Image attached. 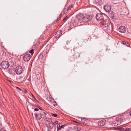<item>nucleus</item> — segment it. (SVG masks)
<instances>
[{
	"mask_svg": "<svg viewBox=\"0 0 131 131\" xmlns=\"http://www.w3.org/2000/svg\"><path fill=\"white\" fill-rule=\"evenodd\" d=\"M9 66L8 62L6 61H3L1 63L0 68L1 69L5 70L8 68Z\"/></svg>",
	"mask_w": 131,
	"mask_h": 131,
	"instance_id": "obj_1",
	"label": "nucleus"
},
{
	"mask_svg": "<svg viewBox=\"0 0 131 131\" xmlns=\"http://www.w3.org/2000/svg\"><path fill=\"white\" fill-rule=\"evenodd\" d=\"M23 71V68L20 66H17L16 68L15 71L17 74H20Z\"/></svg>",
	"mask_w": 131,
	"mask_h": 131,
	"instance_id": "obj_2",
	"label": "nucleus"
},
{
	"mask_svg": "<svg viewBox=\"0 0 131 131\" xmlns=\"http://www.w3.org/2000/svg\"><path fill=\"white\" fill-rule=\"evenodd\" d=\"M91 20V17L89 15H87L84 16L82 21L85 23L88 22L90 21Z\"/></svg>",
	"mask_w": 131,
	"mask_h": 131,
	"instance_id": "obj_3",
	"label": "nucleus"
},
{
	"mask_svg": "<svg viewBox=\"0 0 131 131\" xmlns=\"http://www.w3.org/2000/svg\"><path fill=\"white\" fill-rule=\"evenodd\" d=\"M96 18L97 21H101L103 19V17L101 14H97L96 16Z\"/></svg>",
	"mask_w": 131,
	"mask_h": 131,
	"instance_id": "obj_4",
	"label": "nucleus"
},
{
	"mask_svg": "<svg viewBox=\"0 0 131 131\" xmlns=\"http://www.w3.org/2000/svg\"><path fill=\"white\" fill-rule=\"evenodd\" d=\"M106 121L104 119L100 120L98 121V124L100 126H103L106 124Z\"/></svg>",
	"mask_w": 131,
	"mask_h": 131,
	"instance_id": "obj_5",
	"label": "nucleus"
},
{
	"mask_svg": "<svg viewBox=\"0 0 131 131\" xmlns=\"http://www.w3.org/2000/svg\"><path fill=\"white\" fill-rule=\"evenodd\" d=\"M112 119L111 120L109 123V124L112 126H117L118 125V124H117V119H116L115 121L113 122L112 121Z\"/></svg>",
	"mask_w": 131,
	"mask_h": 131,
	"instance_id": "obj_6",
	"label": "nucleus"
},
{
	"mask_svg": "<svg viewBox=\"0 0 131 131\" xmlns=\"http://www.w3.org/2000/svg\"><path fill=\"white\" fill-rule=\"evenodd\" d=\"M42 112H40L36 114L35 115L36 119L38 120H39L42 117Z\"/></svg>",
	"mask_w": 131,
	"mask_h": 131,
	"instance_id": "obj_7",
	"label": "nucleus"
},
{
	"mask_svg": "<svg viewBox=\"0 0 131 131\" xmlns=\"http://www.w3.org/2000/svg\"><path fill=\"white\" fill-rule=\"evenodd\" d=\"M30 58V54H29L25 55L23 57V59L25 61H28Z\"/></svg>",
	"mask_w": 131,
	"mask_h": 131,
	"instance_id": "obj_8",
	"label": "nucleus"
},
{
	"mask_svg": "<svg viewBox=\"0 0 131 131\" xmlns=\"http://www.w3.org/2000/svg\"><path fill=\"white\" fill-rule=\"evenodd\" d=\"M104 8L106 12H109L111 10V6L110 5H106L104 6Z\"/></svg>",
	"mask_w": 131,
	"mask_h": 131,
	"instance_id": "obj_9",
	"label": "nucleus"
},
{
	"mask_svg": "<svg viewBox=\"0 0 131 131\" xmlns=\"http://www.w3.org/2000/svg\"><path fill=\"white\" fill-rule=\"evenodd\" d=\"M62 34V32L60 30H58L55 35V37L56 38L59 37Z\"/></svg>",
	"mask_w": 131,
	"mask_h": 131,
	"instance_id": "obj_10",
	"label": "nucleus"
},
{
	"mask_svg": "<svg viewBox=\"0 0 131 131\" xmlns=\"http://www.w3.org/2000/svg\"><path fill=\"white\" fill-rule=\"evenodd\" d=\"M103 24V25L105 27H107L110 25L109 21L108 20H105L104 21Z\"/></svg>",
	"mask_w": 131,
	"mask_h": 131,
	"instance_id": "obj_11",
	"label": "nucleus"
},
{
	"mask_svg": "<svg viewBox=\"0 0 131 131\" xmlns=\"http://www.w3.org/2000/svg\"><path fill=\"white\" fill-rule=\"evenodd\" d=\"M84 16L82 14H79L77 16V18L80 22L82 21L83 18Z\"/></svg>",
	"mask_w": 131,
	"mask_h": 131,
	"instance_id": "obj_12",
	"label": "nucleus"
},
{
	"mask_svg": "<svg viewBox=\"0 0 131 131\" xmlns=\"http://www.w3.org/2000/svg\"><path fill=\"white\" fill-rule=\"evenodd\" d=\"M123 45L127 47H130V44L128 42L123 41Z\"/></svg>",
	"mask_w": 131,
	"mask_h": 131,
	"instance_id": "obj_13",
	"label": "nucleus"
},
{
	"mask_svg": "<svg viewBox=\"0 0 131 131\" xmlns=\"http://www.w3.org/2000/svg\"><path fill=\"white\" fill-rule=\"evenodd\" d=\"M63 126V125L60 126V125L58 124L57 126V131H58L61 129Z\"/></svg>",
	"mask_w": 131,
	"mask_h": 131,
	"instance_id": "obj_14",
	"label": "nucleus"
},
{
	"mask_svg": "<svg viewBox=\"0 0 131 131\" xmlns=\"http://www.w3.org/2000/svg\"><path fill=\"white\" fill-rule=\"evenodd\" d=\"M81 121L83 123H86L88 120L85 118H82Z\"/></svg>",
	"mask_w": 131,
	"mask_h": 131,
	"instance_id": "obj_15",
	"label": "nucleus"
},
{
	"mask_svg": "<svg viewBox=\"0 0 131 131\" xmlns=\"http://www.w3.org/2000/svg\"><path fill=\"white\" fill-rule=\"evenodd\" d=\"M128 118H127V119L126 118L125 119L124 118V122L123 123V125L126 124L129 122V121H128Z\"/></svg>",
	"mask_w": 131,
	"mask_h": 131,
	"instance_id": "obj_16",
	"label": "nucleus"
},
{
	"mask_svg": "<svg viewBox=\"0 0 131 131\" xmlns=\"http://www.w3.org/2000/svg\"><path fill=\"white\" fill-rule=\"evenodd\" d=\"M123 131H131V129L129 128H126V126H123Z\"/></svg>",
	"mask_w": 131,
	"mask_h": 131,
	"instance_id": "obj_17",
	"label": "nucleus"
},
{
	"mask_svg": "<svg viewBox=\"0 0 131 131\" xmlns=\"http://www.w3.org/2000/svg\"><path fill=\"white\" fill-rule=\"evenodd\" d=\"M117 124H118V125H121V123L122 122V119L121 118H119L117 119Z\"/></svg>",
	"mask_w": 131,
	"mask_h": 131,
	"instance_id": "obj_18",
	"label": "nucleus"
},
{
	"mask_svg": "<svg viewBox=\"0 0 131 131\" xmlns=\"http://www.w3.org/2000/svg\"><path fill=\"white\" fill-rule=\"evenodd\" d=\"M51 120L50 119L49 120H46V123L47 125H50L51 123Z\"/></svg>",
	"mask_w": 131,
	"mask_h": 131,
	"instance_id": "obj_19",
	"label": "nucleus"
},
{
	"mask_svg": "<svg viewBox=\"0 0 131 131\" xmlns=\"http://www.w3.org/2000/svg\"><path fill=\"white\" fill-rule=\"evenodd\" d=\"M123 26H121L119 28V30L120 32L121 33L123 32Z\"/></svg>",
	"mask_w": 131,
	"mask_h": 131,
	"instance_id": "obj_20",
	"label": "nucleus"
},
{
	"mask_svg": "<svg viewBox=\"0 0 131 131\" xmlns=\"http://www.w3.org/2000/svg\"><path fill=\"white\" fill-rule=\"evenodd\" d=\"M52 103L54 106H55L57 105L56 103L54 100H53L52 102Z\"/></svg>",
	"mask_w": 131,
	"mask_h": 131,
	"instance_id": "obj_21",
	"label": "nucleus"
},
{
	"mask_svg": "<svg viewBox=\"0 0 131 131\" xmlns=\"http://www.w3.org/2000/svg\"><path fill=\"white\" fill-rule=\"evenodd\" d=\"M62 15V14H61L59 16V17L57 18V21H58L60 20L61 19V16Z\"/></svg>",
	"mask_w": 131,
	"mask_h": 131,
	"instance_id": "obj_22",
	"label": "nucleus"
},
{
	"mask_svg": "<svg viewBox=\"0 0 131 131\" xmlns=\"http://www.w3.org/2000/svg\"><path fill=\"white\" fill-rule=\"evenodd\" d=\"M118 129L119 130V131H123V127H118Z\"/></svg>",
	"mask_w": 131,
	"mask_h": 131,
	"instance_id": "obj_23",
	"label": "nucleus"
},
{
	"mask_svg": "<svg viewBox=\"0 0 131 131\" xmlns=\"http://www.w3.org/2000/svg\"><path fill=\"white\" fill-rule=\"evenodd\" d=\"M72 7V6L70 5H69L67 8V10L71 9Z\"/></svg>",
	"mask_w": 131,
	"mask_h": 131,
	"instance_id": "obj_24",
	"label": "nucleus"
},
{
	"mask_svg": "<svg viewBox=\"0 0 131 131\" xmlns=\"http://www.w3.org/2000/svg\"><path fill=\"white\" fill-rule=\"evenodd\" d=\"M126 28L124 26H123V33L126 32Z\"/></svg>",
	"mask_w": 131,
	"mask_h": 131,
	"instance_id": "obj_25",
	"label": "nucleus"
},
{
	"mask_svg": "<svg viewBox=\"0 0 131 131\" xmlns=\"http://www.w3.org/2000/svg\"><path fill=\"white\" fill-rule=\"evenodd\" d=\"M52 115L53 116L56 117H57V115L56 114L52 113Z\"/></svg>",
	"mask_w": 131,
	"mask_h": 131,
	"instance_id": "obj_26",
	"label": "nucleus"
},
{
	"mask_svg": "<svg viewBox=\"0 0 131 131\" xmlns=\"http://www.w3.org/2000/svg\"><path fill=\"white\" fill-rule=\"evenodd\" d=\"M33 51V50L32 49L30 51V52H29L31 53V55H32L34 53Z\"/></svg>",
	"mask_w": 131,
	"mask_h": 131,
	"instance_id": "obj_27",
	"label": "nucleus"
},
{
	"mask_svg": "<svg viewBox=\"0 0 131 131\" xmlns=\"http://www.w3.org/2000/svg\"><path fill=\"white\" fill-rule=\"evenodd\" d=\"M52 126H50V125L49 126V128L50 129H52L53 128V124L52 123L51 124Z\"/></svg>",
	"mask_w": 131,
	"mask_h": 131,
	"instance_id": "obj_28",
	"label": "nucleus"
},
{
	"mask_svg": "<svg viewBox=\"0 0 131 131\" xmlns=\"http://www.w3.org/2000/svg\"><path fill=\"white\" fill-rule=\"evenodd\" d=\"M68 17L67 16H66L65 18H64L63 19V21H65L66 19Z\"/></svg>",
	"mask_w": 131,
	"mask_h": 131,
	"instance_id": "obj_29",
	"label": "nucleus"
},
{
	"mask_svg": "<svg viewBox=\"0 0 131 131\" xmlns=\"http://www.w3.org/2000/svg\"><path fill=\"white\" fill-rule=\"evenodd\" d=\"M58 122L57 121H55L53 123V124L54 125H56L58 124Z\"/></svg>",
	"mask_w": 131,
	"mask_h": 131,
	"instance_id": "obj_30",
	"label": "nucleus"
},
{
	"mask_svg": "<svg viewBox=\"0 0 131 131\" xmlns=\"http://www.w3.org/2000/svg\"><path fill=\"white\" fill-rule=\"evenodd\" d=\"M41 112H42V113H44V114H46V113H47V112H46V111H40Z\"/></svg>",
	"mask_w": 131,
	"mask_h": 131,
	"instance_id": "obj_31",
	"label": "nucleus"
},
{
	"mask_svg": "<svg viewBox=\"0 0 131 131\" xmlns=\"http://www.w3.org/2000/svg\"><path fill=\"white\" fill-rule=\"evenodd\" d=\"M34 110L35 111H38L39 110V109L38 108H35V109H34Z\"/></svg>",
	"mask_w": 131,
	"mask_h": 131,
	"instance_id": "obj_32",
	"label": "nucleus"
},
{
	"mask_svg": "<svg viewBox=\"0 0 131 131\" xmlns=\"http://www.w3.org/2000/svg\"><path fill=\"white\" fill-rule=\"evenodd\" d=\"M16 89L17 90H19V91H21V89H20L19 87H16Z\"/></svg>",
	"mask_w": 131,
	"mask_h": 131,
	"instance_id": "obj_33",
	"label": "nucleus"
},
{
	"mask_svg": "<svg viewBox=\"0 0 131 131\" xmlns=\"http://www.w3.org/2000/svg\"><path fill=\"white\" fill-rule=\"evenodd\" d=\"M0 131H6L5 130H3V129H2V130H0Z\"/></svg>",
	"mask_w": 131,
	"mask_h": 131,
	"instance_id": "obj_34",
	"label": "nucleus"
},
{
	"mask_svg": "<svg viewBox=\"0 0 131 131\" xmlns=\"http://www.w3.org/2000/svg\"><path fill=\"white\" fill-rule=\"evenodd\" d=\"M130 115L131 116V111L130 112Z\"/></svg>",
	"mask_w": 131,
	"mask_h": 131,
	"instance_id": "obj_35",
	"label": "nucleus"
},
{
	"mask_svg": "<svg viewBox=\"0 0 131 131\" xmlns=\"http://www.w3.org/2000/svg\"><path fill=\"white\" fill-rule=\"evenodd\" d=\"M39 109L40 110H42L41 109V108H39Z\"/></svg>",
	"mask_w": 131,
	"mask_h": 131,
	"instance_id": "obj_36",
	"label": "nucleus"
},
{
	"mask_svg": "<svg viewBox=\"0 0 131 131\" xmlns=\"http://www.w3.org/2000/svg\"><path fill=\"white\" fill-rule=\"evenodd\" d=\"M34 98L37 101V100H36V99L35 98V97H34Z\"/></svg>",
	"mask_w": 131,
	"mask_h": 131,
	"instance_id": "obj_37",
	"label": "nucleus"
},
{
	"mask_svg": "<svg viewBox=\"0 0 131 131\" xmlns=\"http://www.w3.org/2000/svg\"><path fill=\"white\" fill-rule=\"evenodd\" d=\"M122 43H123V41H122Z\"/></svg>",
	"mask_w": 131,
	"mask_h": 131,
	"instance_id": "obj_38",
	"label": "nucleus"
},
{
	"mask_svg": "<svg viewBox=\"0 0 131 131\" xmlns=\"http://www.w3.org/2000/svg\"><path fill=\"white\" fill-rule=\"evenodd\" d=\"M20 77V78H22V77Z\"/></svg>",
	"mask_w": 131,
	"mask_h": 131,
	"instance_id": "obj_39",
	"label": "nucleus"
},
{
	"mask_svg": "<svg viewBox=\"0 0 131 131\" xmlns=\"http://www.w3.org/2000/svg\"><path fill=\"white\" fill-rule=\"evenodd\" d=\"M107 131L106 130H103V131Z\"/></svg>",
	"mask_w": 131,
	"mask_h": 131,
	"instance_id": "obj_40",
	"label": "nucleus"
},
{
	"mask_svg": "<svg viewBox=\"0 0 131 131\" xmlns=\"http://www.w3.org/2000/svg\"><path fill=\"white\" fill-rule=\"evenodd\" d=\"M55 129H56V128H55V130H54V131H55Z\"/></svg>",
	"mask_w": 131,
	"mask_h": 131,
	"instance_id": "obj_41",
	"label": "nucleus"
}]
</instances>
